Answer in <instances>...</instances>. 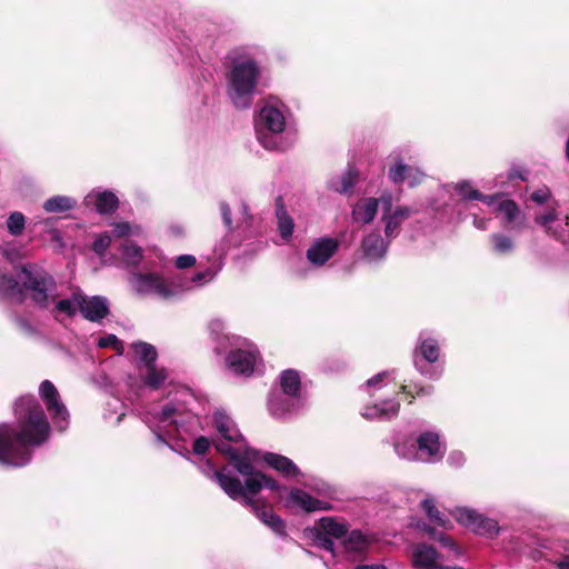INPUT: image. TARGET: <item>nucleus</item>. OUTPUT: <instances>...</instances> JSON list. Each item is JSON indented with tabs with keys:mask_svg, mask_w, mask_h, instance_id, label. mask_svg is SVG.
<instances>
[{
	"mask_svg": "<svg viewBox=\"0 0 569 569\" xmlns=\"http://www.w3.org/2000/svg\"><path fill=\"white\" fill-rule=\"evenodd\" d=\"M243 213H247V206L243 204Z\"/></svg>",
	"mask_w": 569,
	"mask_h": 569,
	"instance_id": "774afa93",
	"label": "nucleus"
},
{
	"mask_svg": "<svg viewBox=\"0 0 569 569\" xmlns=\"http://www.w3.org/2000/svg\"><path fill=\"white\" fill-rule=\"evenodd\" d=\"M421 507L427 513L428 518L437 526L448 529L450 527V520L440 512L432 498H426L421 502Z\"/></svg>",
	"mask_w": 569,
	"mask_h": 569,
	"instance_id": "2f4dec72",
	"label": "nucleus"
},
{
	"mask_svg": "<svg viewBox=\"0 0 569 569\" xmlns=\"http://www.w3.org/2000/svg\"><path fill=\"white\" fill-rule=\"evenodd\" d=\"M280 202V199L278 200ZM277 219H278V228L280 231L281 237L284 240H288L292 232H293V220L288 214V212L284 210L283 206L278 203L277 208Z\"/></svg>",
	"mask_w": 569,
	"mask_h": 569,
	"instance_id": "72a5a7b5",
	"label": "nucleus"
},
{
	"mask_svg": "<svg viewBox=\"0 0 569 569\" xmlns=\"http://www.w3.org/2000/svg\"><path fill=\"white\" fill-rule=\"evenodd\" d=\"M214 277V272L211 270V269H206L203 271H199L197 272L192 278H191V282L194 283V286H201L203 284L204 282H208L210 280H212Z\"/></svg>",
	"mask_w": 569,
	"mask_h": 569,
	"instance_id": "a18cd8bd",
	"label": "nucleus"
},
{
	"mask_svg": "<svg viewBox=\"0 0 569 569\" xmlns=\"http://www.w3.org/2000/svg\"><path fill=\"white\" fill-rule=\"evenodd\" d=\"M497 211L502 216L506 228L520 230L526 224V216L521 213L513 200L502 199L499 201Z\"/></svg>",
	"mask_w": 569,
	"mask_h": 569,
	"instance_id": "f3484780",
	"label": "nucleus"
},
{
	"mask_svg": "<svg viewBox=\"0 0 569 569\" xmlns=\"http://www.w3.org/2000/svg\"><path fill=\"white\" fill-rule=\"evenodd\" d=\"M316 490L318 491V493L323 495L326 497H332V495L335 493L333 489L325 482H321L320 486L316 488Z\"/></svg>",
	"mask_w": 569,
	"mask_h": 569,
	"instance_id": "13d9d810",
	"label": "nucleus"
},
{
	"mask_svg": "<svg viewBox=\"0 0 569 569\" xmlns=\"http://www.w3.org/2000/svg\"><path fill=\"white\" fill-rule=\"evenodd\" d=\"M18 429L0 425V463L23 467L31 460V448L41 446L49 437L50 426L39 401L23 396L16 401Z\"/></svg>",
	"mask_w": 569,
	"mask_h": 569,
	"instance_id": "f03ea898",
	"label": "nucleus"
},
{
	"mask_svg": "<svg viewBox=\"0 0 569 569\" xmlns=\"http://www.w3.org/2000/svg\"><path fill=\"white\" fill-rule=\"evenodd\" d=\"M339 241L322 237L311 243L307 250V259L313 266H323L338 250Z\"/></svg>",
	"mask_w": 569,
	"mask_h": 569,
	"instance_id": "2eb2a0df",
	"label": "nucleus"
},
{
	"mask_svg": "<svg viewBox=\"0 0 569 569\" xmlns=\"http://www.w3.org/2000/svg\"><path fill=\"white\" fill-rule=\"evenodd\" d=\"M222 338L228 340L231 346L236 347L227 357L229 368L238 375H251L258 359L256 347L238 337L223 336Z\"/></svg>",
	"mask_w": 569,
	"mask_h": 569,
	"instance_id": "6e6552de",
	"label": "nucleus"
},
{
	"mask_svg": "<svg viewBox=\"0 0 569 569\" xmlns=\"http://www.w3.org/2000/svg\"><path fill=\"white\" fill-rule=\"evenodd\" d=\"M455 189L466 200H480L488 206H493L497 201L496 196H483L477 189H473L468 181L458 182Z\"/></svg>",
	"mask_w": 569,
	"mask_h": 569,
	"instance_id": "c756f323",
	"label": "nucleus"
},
{
	"mask_svg": "<svg viewBox=\"0 0 569 569\" xmlns=\"http://www.w3.org/2000/svg\"><path fill=\"white\" fill-rule=\"evenodd\" d=\"M24 216L21 212H12L7 220L8 231L12 236H19L24 229Z\"/></svg>",
	"mask_w": 569,
	"mask_h": 569,
	"instance_id": "ea45409f",
	"label": "nucleus"
},
{
	"mask_svg": "<svg viewBox=\"0 0 569 569\" xmlns=\"http://www.w3.org/2000/svg\"><path fill=\"white\" fill-rule=\"evenodd\" d=\"M566 158L569 161V137H568L567 144H566Z\"/></svg>",
	"mask_w": 569,
	"mask_h": 569,
	"instance_id": "338daca9",
	"label": "nucleus"
},
{
	"mask_svg": "<svg viewBox=\"0 0 569 569\" xmlns=\"http://www.w3.org/2000/svg\"><path fill=\"white\" fill-rule=\"evenodd\" d=\"M535 221L537 224L541 226L548 234L563 241L566 240L563 232L553 227V224L557 223L558 227L560 223V219L555 208H548L543 212L537 213Z\"/></svg>",
	"mask_w": 569,
	"mask_h": 569,
	"instance_id": "a878e982",
	"label": "nucleus"
},
{
	"mask_svg": "<svg viewBox=\"0 0 569 569\" xmlns=\"http://www.w3.org/2000/svg\"><path fill=\"white\" fill-rule=\"evenodd\" d=\"M406 443H397L395 450L400 458L407 460L435 461L443 456L438 433L425 432L417 439V446L411 445L410 452L403 449Z\"/></svg>",
	"mask_w": 569,
	"mask_h": 569,
	"instance_id": "1a4fd4ad",
	"label": "nucleus"
},
{
	"mask_svg": "<svg viewBox=\"0 0 569 569\" xmlns=\"http://www.w3.org/2000/svg\"><path fill=\"white\" fill-rule=\"evenodd\" d=\"M79 311L84 319L98 322L109 313V301L106 297H88L81 292Z\"/></svg>",
	"mask_w": 569,
	"mask_h": 569,
	"instance_id": "dca6fc26",
	"label": "nucleus"
},
{
	"mask_svg": "<svg viewBox=\"0 0 569 569\" xmlns=\"http://www.w3.org/2000/svg\"><path fill=\"white\" fill-rule=\"evenodd\" d=\"M439 553L429 545L418 543L412 547L411 565L417 569L438 568Z\"/></svg>",
	"mask_w": 569,
	"mask_h": 569,
	"instance_id": "a211bd4d",
	"label": "nucleus"
},
{
	"mask_svg": "<svg viewBox=\"0 0 569 569\" xmlns=\"http://www.w3.org/2000/svg\"><path fill=\"white\" fill-rule=\"evenodd\" d=\"M448 461L455 467L461 466L465 461L463 453L460 451H453L449 455Z\"/></svg>",
	"mask_w": 569,
	"mask_h": 569,
	"instance_id": "5fc2aeb1",
	"label": "nucleus"
},
{
	"mask_svg": "<svg viewBox=\"0 0 569 569\" xmlns=\"http://www.w3.org/2000/svg\"><path fill=\"white\" fill-rule=\"evenodd\" d=\"M413 168L402 163V161H397L393 167L389 169V178L395 183L403 182L407 179V173H412Z\"/></svg>",
	"mask_w": 569,
	"mask_h": 569,
	"instance_id": "4c0bfd02",
	"label": "nucleus"
},
{
	"mask_svg": "<svg viewBox=\"0 0 569 569\" xmlns=\"http://www.w3.org/2000/svg\"><path fill=\"white\" fill-rule=\"evenodd\" d=\"M379 203H381V198L360 199L352 208L353 221L359 223L371 222L377 214Z\"/></svg>",
	"mask_w": 569,
	"mask_h": 569,
	"instance_id": "412c9836",
	"label": "nucleus"
},
{
	"mask_svg": "<svg viewBox=\"0 0 569 569\" xmlns=\"http://www.w3.org/2000/svg\"><path fill=\"white\" fill-rule=\"evenodd\" d=\"M473 224H475V227L477 229L486 230L487 229V224H488V220L485 219V218L475 217Z\"/></svg>",
	"mask_w": 569,
	"mask_h": 569,
	"instance_id": "bf43d9fd",
	"label": "nucleus"
},
{
	"mask_svg": "<svg viewBox=\"0 0 569 569\" xmlns=\"http://www.w3.org/2000/svg\"><path fill=\"white\" fill-rule=\"evenodd\" d=\"M196 263V258L191 254L179 256L176 260V266L179 269L190 268Z\"/></svg>",
	"mask_w": 569,
	"mask_h": 569,
	"instance_id": "8fccbe9b",
	"label": "nucleus"
},
{
	"mask_svg": "<svg viewBox=\"0 0 569 569\" xmlns=\"http://www.w3.org/2000/svg\"><path fill=\"white\" fill-rule=\"evenodd\" d=\"M407 179L405 181L408 182L409 187H415L422 180V172H420L418 169H413L412 173H407Z\"/></svg>",
	"mask_w": 569,
	"mask_h": 569,
	"instance_id": "603ef678",
	"label": "nucleus"
},
{
	"mask_svg": "<svg viewBox=\"0 0 569 569\" xmlns=\"http://www.w3.org/2000/svg\"><path fill=\"white\" fill-rule=\"evenodd\" d=\"M98 346L100 348L111 347L116 350H120L122 348L121 342L118 340V338L114 335H108L106 337L100 338L98 341Z\"/></svg>",
	"mask_w": 569,
	"mask_h": 569,
	"instance_id": "49530a36",
	"label": "nucleus"
},
{
	"mask_svg": "<svg viewBox=\"0 0 569 569\" xmlns=\"http://www.w3.org/2000/svg\"><path fill=\"white\" fill-rule=\"evenodd\" d=\"M220 210H221L222 219H223L226 227L230 228L232 224V221H231V213H230L229 206L227 203L222 202L220 204Z\"/></svg>",
	"mask_w": 569,
	"mask_h": 569,
	"instance_id": "6e6d98bb",
	"label": "nucleus"
},
{
	"mask_svg": "<svg viewBox=\"0 0 569 569\" xmlns=\"http://www.w3.org/2000/svg\"><path fill=\"white\" fill-rule=\"evenodd\" d=\"M134 353L144 362L146 369L149 366H154L157 359V350L153 346L147 342H136L132 345Z\"/></svg>",
	"mask_w": 569,
	"mask_h": 569,
	"instance_id": "f704fd0d",
	"label": "nucleus"
},
{
	"mask_svg": "<svg viewBox=\"0 0 569 569\" xmlns=\"http://www.w3.org/2000/svg\"><path fill=\"white\" fill-rule=\"evenodd\" d=\"M417 388V396H426V395H431L432 392V387L431 386H428V387H416Z\"/></svg>",
	"mask_w": 569,
	"mask_h": 569,
	"instance_id": "680f3d73",
	"label": "nucleus"
},
{
	"mask_svg": "<svg viewBox=\"0 0 569 569\" xmlns=\"http://www.w3.org/2000/svg\"><path fill=\"white\" fill-rule=\"evenodd\" d=\"M458 522L471 529L478 535L493 536L498 533V525L495 520L483 517L475 510L459 508L455 515Z\"/></svg>",
	"mask_w": 569,
	"mask_h": 569,
	"instance_id": "f8f14e48",
	"label": "nucleus"
},
{
	"mask_svg": "<svg viewBox=\"0 0 569 569\" xmlns=\"http://www.w3.org/2000/svg\"><path fill=\"white\" fill-rule=\"evenodd\" d=\"M76 206V200L67 196H54L43 203L47 212L62 213L71 210Z\"/></svg>",
	"mask_w": 569,
	"mask_h": 569,
	"instance_id": "7c9ffc66",
	"label": "nucleus"
},
{
	"mask_svg": "<svg viewBox=\"0 0 569 569\" xmlns=\"http://www.w3.org/2000/svg\"><path fill=\"white\" fill-rule=\"evenodd\" d=\"M122 257L127 264L137 266L142 259V250L139 246L127 241L122 247Z\"/></svg>",
	"mask_w": 569,
	"mask_h": 569,
	"instance_id": "e433bc0d",
	"label": "nucleus"
},
{
	"mask_svg": "<svg viewBox=\"0 0 569 569\" xmlns=\"http://www.w3.org/2000/svg\"><path fill=\"white\" fill-rule=\"evenodd\" d=\"M39 392L53 423L59 428V430H66L69 423V412L61 401L60 395L54 385L49 380H44L40 385Z\"/></svg>",
	"mask_w": 569,
	"mask_h": 569,
	"instance_id": "9d476101",
	"label": "nucleus"
},
{
	"mask_svg": "<svg viewBox=\"0 0 569 569\" xmlns=\"http://www.w3.org/2000/svg\"><path fill=\"white\" fill-rule=\"evenodd\" d=\"M402 443H406V447H405V449H403L406 452H410L411 445H415V442H413V441H411V440H406V441H403Z\"/></svg>",
	"mask_w": 569,
	"mask_h": 569,
	"instance_id": "0e129e2a",
	"label": "nucleus"
},
{
	"mask_svg": "<svg viewBox=\"0 0 569 569\" xmlns=\"http://www.w3.org/2000/svg\"><path fill=\"white\" fill-rule=\"evenodd\" d=\"M269 410L271 415L277 418L283 417L289 411L288 400L283 399L281 396H272L269 399Z\"/></svg>",
	"mask_w": 569,
	"mask_h": 569,
	"instance_id": "58836bf2",
	"label": "nucleus"
},
{
	"mask_svg": "<svg viewBox=\"0 0 569 569\" xmlns=\"http://www.w3.org/2000/svg\"><path fill=\"white\" fill-rule=\"evenodd\" d=\"M0 293L18 302L30 297L40 308L49 309L57 298V283L42 267L28 263L18 270L17 279L0 273Z\"/></svg>",
	"mask_w": 569,
	"mask_h": 569,
	"instance_id": "20e7f679",
	"label": "nucleus"
},
{
	"mask_svg": "<svg viewBox=\"0 0 569 569\" xmlns=\"http://www.w3.org/2000/svg\"><path fill=\"white\" fill-rule=\"evenodd\" d=\"M263 460L271 468L280 472L283 477L292 478L300 475L299 468L293 463L292 460L284 456L267 452L263 455Z\"/></svg>",
	"mask_w": 569,
	"mask_h": 569,
	"instance_id": "393cba45",
	"label": "nucleus"
},
{
	"mask_svg": "<svg viewBox=\"0 0 569 569\" xmlns=\"http://www.w3.org/2000/svg\"><path fill=\"white\" fill-rule=\"evenodd\" d=\"M111 243V237L108 233L100 234L93 242L92 249L99 256H102Z\"/></svg>",
	"mask_w": 569,
	"mask_h": 569,
	"instance_id": "c03bdc74",
	"label": "nucleus"
},
{
	"mask_svg": "<svg viewBox=\"0 0 569 569\" xmlns=\"http://www.w3.org/2000/svg\"><path fill=\"white\" fill-rule=\"evenodd\" d=\"M550 197H551V193L547 188L536 190L535 192L531 193L532 201H535L538 204L546 203Z\"/></svg>",
	"mask_w": 569,
	"mask_h": 569,
	"instance_id": "09e8293b",
	"label": "nucleus"
},
{
	"mask_svg": "<svg viewBox=\"0 0 569 569\" xmlns=\"http://www.w3.org/2000/svg\"><path fill=\"white\" fill-rule=\"evenodd\" d=\"M260 76V67L253 59H233L227 73V91L236 108L247 109L251 106Z\"/></svg>",
	"mask_w": 569,
	"mask_h": 569,
	"instance_id": "39448f33",
	"label": "nucleus"
},
{
	"mask_svg": "<svg viewBox=\"0 0 569 569\" xmlns=\"http://www.w3.org/2000/svg\"><path fill=\"white\" fill-rule=\"evenodd\" d=\"M419 346L416 349L415 355V366L416 368L423 375L431 379H436L439 377V373L430 372L425 369L422 360L427 362H436L439 358V347L436 340L432 338H422L419 339Z\"/></svg>",
	"mask_w": 569,
	"mask_h": 569,
	"instance_id": "4468645a",
	"label": "nucleus"
},
{
	"mask_svg": "<svg viewBox=\"0 0 569 569\" xmlns=\"http://www.w3.org/2000/svg\"><path fill=\"white\" fill-rule=\"evenodd\" d=\"M86 204L92 206L101 214H109L118 208V198L110 191L91 192L86 197Z\"/></svg>",
	"mask_w": 569,
	"mask_h": 569,
	"instance_id": "aec40b11",
	"label": "nucleus"
},
{
	"mask_svg": "<svg viewBox=\"0 0 569 569\" xmlns=\"http://www.w3.org/2000/svg\"><path fill=\"white\" fill-rule=\"evenodd\" d=\"M495 251L498 253H507L512 250L513 243L509 237L502 234H492Z\"/></svg>",
	"mask_w": 569,
	"mask_h": 569,
	"instance_id": "a19ab883",
	"label": "nucleus"
},
{
	"mask_svg": "<svg viewBox=\"0 0 569 569\" xmlns=\"http://www.w3.org/2000/svg\"><path fill=\"white\" fill-rule=\"evenodd\" d=\"M317 543L318 546H320L321 548H323L325 550L329 551L332 553V556H335V543L332 541V539L325 535V533H321L319 531V535L317 537Z\"/></svg>",
	"mask_w": 569,
	"mask_h": 569,
	"instance_id": "de8ad7c7",
	"label": "nucleus"
},
{
	"mask_svg": "<svg viewBox=\"0 0 569 569\" xmlns=\"http://www.w3.org/2000/svg\"><path fill=\"white\" fill-rule=\"evenodd\" d=\"M355 569H387V567L381 563H373V565H359Z\"/></svg>",
	"mask_w": 569,
	"mask_h": 569,
	"instance_id": "052dcab7",
	"label": "nucleus"
},
{
	"mask_svg": "<svg viewBox=\"0 0 569 569\" xmlns=\"http://www.w3.org/2000/svg\"><path fill=\"white\" fill-rule=\"evenodd\" d=\"M381 206L383 210L382 221L386 224V237L395 238L398 234V228L413 213V211L409 207H397L395 210H392V199L390 194L381 196Z\"/></svg>",
	"mask_w": 569,
	"mask_h": 569,
	"instance_id": "9b49d317",
	"label": "nucleus"
},
{
	"mask_svg": "<svg viewBox=\"0 0 569 569\" xmlns=\"http://www.w3.org/2000/svg\"><path fill=\"white\" fill-rule=\"evenodd\" d=\"M389 376V372L388 371H383V372H379L378 375H376L375 377L370 378L368 381H367V387H376V388H380V383L383 381L385 378H387Z\"/></svg>",
	"mask_w": 569,
	"mask_h": 569,
	"instance_id": "864d4df0",
	"label": "nucleus"
},
{
	"mask_svg": "<svg viewBox=\"0 0 569 569\" xmlns=\"http://www.w3.org/2000/svg\"><path fill=\"white\" fill-rule=\"evenodd\" d=\"M130 283L138 293L154 295L160 298H170L192 288L189 283L169 282L157 273H133Z\"/></svg>",
	"mask_w": 569,
	"mask_h": 569,
	"instance_id": "0eeeda50",
	"label": "nucleus"
},
{
	"mask_svg": "<svg viewBox=\"0 0 569 569\" xmlns=\"http://www.w3.org/2000/svg\"><path fill=\"white\" fill-rule=\"evenodd\" d=\"M209 440L206 437H199L193 442V452L197 455H203L209 448Z\"/></svg>",
	"mask_w": 569,
	"mask_h": 569,
	"instance_id": "3c124183",
	"label": "nucleus"
},
{
	"mask_svg": "<svg viewBox=\"0 0 569 569\" xmlns=\"http://www.w3.org/2000/svg\"><path fill=\"white\" fill-rule=\"evenodd\" d=\"M422 529L435 540H438L440 541L441 543H443L445 546H448L450 547L451 549H455L457 555L460 553L459 549L457 548V546L451 541V539L449 537H447L445 533L442 532H438L436 531L435 529H431L429 526L427 525H423Z\"/></svg>",
	"mask_w": 569,
	"mask_h": 569,
	"instance_id": "79ce46f5",
	"label": "nucleus"
},
{
	"mask_svg": "<svg viewBox=\"0 0 569 569\" xmlns=\"http://www.w3.org/2000/svg\"><path fill=\"white\" fill-rule=\"evenodd\" d=\"M387 243L379 232H371L362 240L365 257L370 261L383 258L387 252Z\"/></svg>",
	"mask_w": 569,
	"mask_h": 569,
	"instance_id": "b1692460",
	"label": "nucleus"
},
{
	"mask_svg": "<svg viewBox=\"0 0 569 569\" xmlns=\"http://www.w3.org/2000/svg\"><path fill=\"white\" fill-rule=\"evenodd\" d=\"M80 293L81 291H76L70 298L61 299L59 301H56L54 299L53 302H51V311L54 317L60 315L73 316L77 311H79Z\"/></svg>",
	"mask_w": 569,
	"mask_h": 569,
	"instance_id": "cd10ccee",
	"label": "nucleus"
},
{
	"mask_svg": "<svg viewBox=\"0 0 569 569\" xmlns=\"http://www.w3.org/2000/svg\"><path fill=\"white\" fill-rule=\"evenodd\" d=\"M288 503L305 511L328 510L330 505L323 500L316 499L301 489H292L288 497Z\"/></svg>",
	"mask_w": 569,
	"mask_h": 569,
	"instance_id": "6ab92c4d",
	"label": "nucleus"
},
{
	"mask_svg": "<svg viewBox=\"0 0 569 569\" xmlns=\"http://www.w3.org/2000/svg\"><path fill=\"white\" fill-rule=\"evenodd\" d=\"M358 179V173L356 170L349 168L341 176L331 178L328 182L329 188L339 193H348L353 186L356 184Z\"/></svg>",
	"mask_w": 569,
	"mask_h": 569,
	"instance_id": "c85d7f7f",
	"label": "nucleus"
},
{
	"mask_svg": "<svg viewBox=\"0 0 569 569\" xmlns=\"http://www.w3.org/2000/svg\"><path fill=\"white\" fill-rule=\"evenodd\" d=\"M318 529L321 533L329 537L340 539L348 533V526L346 522L337 520L332 517H323L318 522Z\"/></svg>",
	"mask_w": 569,
	"mask_h": 569,
	"instance_id": "bb28decb",
	"label": "nucleus"
},
{
	"mask_svg": "<svg viewBox=\"0 0 569 569\" xmlns=\"http://www.w3.org/2000/svg\"><path fill=\"white\" fill-rule=\"evenodd\" d=\"M140 229L138 227L132 228L128 222L113 223L112 234L117 238H123L129 234H138Z\"/></svg>",
	"mask_w": 569,
	"mask_h": 569,
	"instance_id": "37998d69",
	"label": "nucleus"
},
{
	"mask_svg": "<svg viewBox=\"0 0 569 569\" xmlns=\"http://www.w3.org/2000/svg\"><path fill=\"white\" fill-rule=\"evenodd\" d=\"M440 569H465L463 567H460V566H446V567H439Z\"/></svg>",
	"mask_w": 569,
	"mask_h": 569,
	"instance_id": "69168bd1",
	"label": "nucleus"
},
{
	"mask_svg": "<svg viewBox=\"0 0 569 569\" xmlns=\"http://www.w3.org/2000/svg\"><path fill=\"white\" fill-rule=\"evenodd\" d=\"M213 425L221 437L218 441H223L231 447H241V452L249 449L243 445V438L234 421L224 411L217 410L213 413Z\"/></svg>",
	"mask_w": 569,
	"mask_h": 569,
	"instance_id": "ddd939ff",
	"label": "nucleus"
},
{
	"mask_svg": "<svg viewBox=\"0 0 569 569\" xmlns=\"http://www.w3.org/2000/svg\"><path fill=\"white\" fill-rule=\"evenodd\" d=\"M216 448L219 452L229 457L233 467L244 478V483L242 485L238 478L231 477L222 470H217L209 460L200 466L202 473L217 481L231 499L237 500L241 498L242 503L250 508L257 518L277 535H284L286 525L283 520L276 516L271 508L264 505L260 506L259 501L253 498L263 488L280 490V486L276 480L267 477L261 471L254 470L252 467L250 461L257 459L258 451L246 449L241 452V447H231L223 441H217Z\"/></svg>",
	"mask_w": 569,
	"mask_h": 569,
	"instance_id": "f257e3e1",
	"label": "nucleus"
},
{
	"mask_svg": "<svg viewBox=\"0 0 569 569\" xmlns=\"http://www.w3.org/2000/svg\"><path fill=\"white\" fill-rule=\"evenodd\" d=\"M209 328L210 332L216 336L214 339L219 340V332L223 329L222 322L220 320H212L209 325Z\"/></svg>",
	"mask_w": 569,
	"mask_h": 569,
	"instance_id": "4d7b16f0",
	"label": "nucleus"
},
{
	"mask_svg": "<svg viewBox=\"0 0 569 569\" xmlns=\"http://www.w3.org/2000/svg\"><path fill=\"white\" fill-rule=\"evenodd\" d=\"M558 569H569V557H565L557 563Z\"/></svg>",
	"mask_w": 569,
	"mask_h": 569,
	"instance_id": "e2e57ef3",
	"label": "nucleus"
},
{
	"mask_svg": "<svg viewBox=\"0 0 569 569\" xmlns=\"http://www.w3.org/2000/svg\"><path fill=\"white\" fill-rule=\"evenodd\" d=\"M342 546L349 559L355 560L366 553L369 540L360 530H352L343 540Z\"/></svg>",
	"mask_w": 569,
	"mask_h": 569,
	"instance_id": "5701e85b",
	"label": "nucleus"
},
{
	"mask_svg": "<svg viewBox=\"0 0 569 569\" xmlns=\"http://www.w3.org/2000/svg\"><path fill=\"white\" fill-rule=\"evenodd\" d=\"M168 375L166 369H158L154 366H149L146 369V373L143 376L144 383L151 388H159L167 379Z\"/></svg>",
	"mask_w": 569,
	"mask_h": 569,
	"instance_id": "c9c22d12",
	"label": "nucleus"
},
{
	"mask_svg": "<svg viewBox=\"0 0 569 569\" xmlns=\"http://www.w3.org/2000/svg\"><path fill=\"white\" fill-rule=\"evenodd\" d=\"M280 382L283 393L288 396H296L300 390V377L296 370H284Z\"/></svg>",
	"mask_w": 569,
	"mask_h": 569,
	"instance_id": "473e14b6",
	"label": "nucleus"
},
{
	"mask_svg": "<svg viewBox=\"0 0 569 569\" xmlns=\"http://www.w3.org/2000/svg\"><path fill=\"white\" fill-rule=\"evenodd\" d=\"M284 128L286 119L278 108L270 104L261 108L254 122V129L257 139L263 148L269 150L280 149V134Z\"/></svg>",
	"mask_w": 569,
	"mask_h": 569,
	"instance_id": "423d86ee",
	"label": "nucleus"
},
{
	"mask_svg": "<svg viewBox=\"0 0 569 569\" xmlns=\"http://www.w3.org/2000/svg\"><path fill=\"white\" fill-rule=\"evenodd\" d=\"M400 402L398 400H386L381 403H376L372 406H367L362 416L366 419H391L396 417L399 412Z\"/></svg>",
	"mask_w": 569,
	"mask_h": 569,
	"instance_id": "4be33fe9",
	"label": "nucleus"
},
{
	"mask_svg": "<svg viewBox=\"0 0 569 569\" xmlns=\"http://www.w3.org/2000/svg\"><path fill=\"white\" fill-rule=\"evenodd\" d=\"M179 395V398L152 413L153 421H149L150 429L161 443L169 445L174 437L186 440L184 435L191 436L198 430V400L189 390H181Z\"/></svg>",
	"mask_w": 569,
	"mask_h": 569,
	"instance_id": "7ed1b4c3",
	"label": "nucleus"
}]
</instances>
